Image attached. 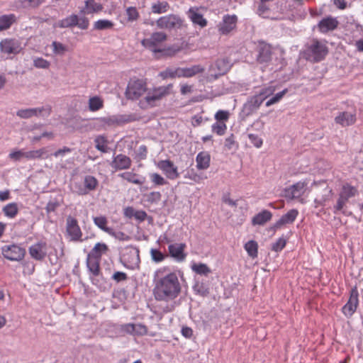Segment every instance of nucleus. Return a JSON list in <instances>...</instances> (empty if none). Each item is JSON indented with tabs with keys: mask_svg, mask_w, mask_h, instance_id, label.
<instances>
[{
	"mask_svg": "<svg viewBox=\"0 0 363 363\" xmlns=\"http://www.w3.org/2000/svg\"><path fill=\"white\" fill-rule=\"evenodd\" d=\"M119 176L130 183L138 185L143 184L145 181V179L144 177L139 178L138 174L130 172H123L119 174Z\"/></svg>",
	"mask_w": 363,
	"mask_h": 363,
	"instance_id": "36",
	"label": "nucleus"
},
{
	"mask_svg": "<svg viewBox=\"0 0 363 363\" xmlns=\"http://www.w3.org/2000/svg\"><path fill=\"white\" fill-rule=\"evenodd\" d=\"M108 234L111 235L115 238H116L119 240H130V237L121 231L116 232L111 229V233H108Z\"/></svg>",
	"mask_w": 363,
	"mask_h": 363,
	"instance_id": "63",
	"label": "nucleus"
},
{
	"mask_svg": "<svg viewBox=\"0 0 363 363\" xmlns=\"http://www.w3.org/2000/svg\"><path fill=\"white\" fill-rule=\"evenodd\" d=\"M245 249L250 257L255 258L257 257V243L254 240H250L245 245Z\"/></svg>",
	"mask_w": 363,
	"mask_h": 363,
	"instance_id": "45",
	"label": "nucleus"
},
{
	"mask_svg": "<svg viewBox=\"0 0 363 363\" xmlns=\"http://www.w3.org/2000/svg\"><path fill=\"white\" fill-rule=\"evenodd\" d=\"M248 138L250 142L256 147H260L262 145V140L258 135L255 134H249Z\"/></svg>",
	"mask_w": 363,
	"mask_h": 363,
	"instance_id": "62",
	"label": "nucleus"
},
{
	"mask_svg": "<svg viewBox=\"0 0 363 363\" xmlns=\"http://www.w3.org/2000/svg\"><path fill=\"white\" fill-rule=\"evenodd\" d=\"M338 21L333 17H328L322 19L318 26L320 32L327 33L330 30H335L338 26Z\"/></svg>",
	"mask_w": 363,
	"mask_h": 363,
	"instance_id": "27",
	"label": "nucleus"
},
{
	"mask_svg": "<svg viewBox=\"0 0 363 363\" xmlns=\"http://www.w3.org/2000/svg\"><path fill=\"white\" fill-rule=\"evenodd\" d=\"M358 305V295L356 290H353L348 302L342 308V311L346 315H352L357 309Z\"/></svg>",
	"mask_w": 363,
	"mask_h": 363,
	"instance_id": "24",
	"label": "nucleus"
},
{
	"mask_svg": "<svg viewBox=\"0 0 363 363\" xmlns=\"http://www.w3.org/2000/svg\"><path fill=\"white\" fill-rule=\"evenodd\" d=\"M315 207L323 206L331 197L332 189L325 184L318 186L315 191Z\"/></svg>",
	"mask_w": 363,
	"mask_h": 363,
	"instance_id": "16",
	"label": "nucleus"
},
{
	"mask_svg": "<svg viewBox=\"0 0 363 363\" xmlns=\"http://www.w3.org/2000/svg\"><path fill=\"white\" fill-rule=\"evenodd\" d=\"M66 230L68 235L71 238V240H81L82 233L77 219L71 216H67L66 219Z\"/></svg>",
	"mask_w": 363,
	"mask_h": 363,
	"instance_id": "15",
	"label": "nucleus"
},
{
	"mask_svg": "<svg viewBox=\"0 0 363 363\" xmlns=\"http://www.w3.org/2000/svg\"><path fill=\"white\" fill-rule=\"evenodd\" d=\"M335 121L342 126H349L355 123L356 115L347 111L342 112L335 118Z\"/></svg>",
	"mask_w": 363,
	"mask_h": 363,
	"instance_id": "26",
	"label": "nucleus"
},
{
	"mask_svg": "<svg viewBox=\"0 0 363 363\" xmlns=\"http://www.w3.org/2000/svg\"><path fill=\"white\" fill-rule=\"evenodd\" d=\"M158 167L162 170L166 177L169 179L174 180L179 177L177 167L169 160L160 161Z\"/></svg>",
	"mask_w": 363,
	"mask_h": 363,
	"instance_id": "17",
	"label": "nucleus"
},
{
	"mask_svg": "<svg viewBox=\"0 0 363 363\" xmlns=\"http://www.w3.org/2000/svg\"><path fill=\"white\" fill-rule=\"evenodd\" d=\"M357 192V191L354 187L346 184L343 186L340 194L348 200L350 198L354 196Z\"/></svg>",
	"mask_w": 363,
	"mask_h": 363,
	"instance_id": "47",
	"label": "nucleus"
},
{
	"mask_svg": "<svg viewBox=\"0 0 363 363\" xmlns=\"http://www.w3.org/2000/svg\"><path fill=\"white\" fill-rule=\"evenodd\" d=\"M108 250V247L104 243L98 242L95 245L91 251L88 254L89 257H93L101 259L103 253H105Z\"/></svg>",
	"mask_w": 363,
	"mask_h": 363,
	"instance_id": "38",
	"label": "nucleus"
},
{
	"mask_svg": "<svg viewBox=\"0 0 363 363\" xmlns=\"http://www.w3.org/2000/svg\"><path fill=\"white\" fill-rule=\"evenodd\" d=\"M298 212L296 209H291L283 215L273 225V228L279 229L286 224L292 223L296 218Z\"/></svg>",
	"mask_w": 363,
	"mask_h": 363,
	"instance_id": "20",
	"label": "nucleus"
},
{
	"mask_svg": "<svg viewBox=\"0 0 363 363\" xmlns=\"http://www.w3.org/2000/svg\"><path fill=\"white\" fill-rule=\"evenodd\" d=\"M102 4L97 3L95 0H86L85 6L80 10L81 14H91L98 13L103 10Z\"/></svg>",
	"mask_w": 363,
	"mask_h": 363,
	"instance_id": "29",
	"label": "nucleus"
},
{
	"mask_svg": "<svg viewBox=\"0 0 363 363\" xmlns=\"http://www.w3.org/2000/svg\"><path fill=\"white\" fill-rule=\"evenodd\" d=\"M146 90V83L143 79H132L128 82L125 96L128 99L135 100L140 97Z\"/></svg>",
	"mask_w": 363,
	"mask_h": 363,
	"instance_id": "7",
	"label": "nucleus"
},
{
	"mask_svg": "<svg viewBox=\"0 0 363 363\" xmlns=\"http://www.w3.org/2000/svg\"><path fill=\"white\" fill-rule=\"evenodd\" d=\"M2 211L6 217L13 218L18 213V207L16 203H10L3 208Z\"/></svg>",
	"mask_w": 363,
	"mask_h": 363,
	"instance_id": "41",
	"label": "nucleus"
},
{
	"mask_svg": "<svg viewBox=\"0 0 363 363\" xmlns=\"http://www.w3.org/2000/svg\"><path fill=\"white\" fill-rule=\"evenodd\" d=\"M59 206L60 203L57 201H49L45 207V211L49 214L54 212Z\"/></svg>",
	"mask_w": 363,
	"mask_h": 363,
	"instance_id": "64",
	"label": "nucleus"
},
{
	"mask_svg": "<svg viewBox=\"0 0 363 363\" xmlns=\"http://www.w3.org/2000/svg\"><path fill=\"white\" fill-rule=\"evenodd\" d=\"M51 47L52 48L53 54L58 56H63L69 50L67 45L57 41H53Z\"/></svg>",
	"mask_w": 363,
	"mask_h": 363,
	"instance_id": "43",
	"label": "nucleus"
},
{
	"mask_svg": "<svg viewBox=\"0 0 363 363\" xmlns=\"http://www.w3.org/2000/svg\"><path fill=\"white\" fill-rule=\"evenodd\" d=\"M205 71V68L199 65H194L191 67L181 68L178 67L176 69L167 68L165 70L160 72L159 76L163 79L167 78H176V77H191L196 74L203 73Z\"/></svg>",
	"mask_w": 363,
	"mask_h": 363,
	"instance_id": "2",
	"label": "nucleus"
},
{
	"mask_svg": "<svg viewBox=\"0 0 363 363\" xmlns=\"http://www.w3.org/2000/svg\"><path fill=\"white\" fill-rule=\"evenodd\" d=\"M328 52V49L325 43L317 39H313L311 44L307 46L304 54L306 60L318 62L323 60Z\"/></svg>",
	"mask_w": 363,
	"mask_h": 363,
	"instance_id": "3",
	"label": "nucleus"
},
{
	"mask_svg": "<svg viewBox=\"0 0 363 363\" xmlns=\"http://www.w3.org/2000/svg\"><path fill=\"white\" fill-rule=\"evenodd\" d=\"M84 187H80L77 191L79 195H86L89 191H94L98 186L97 179L91 175H87L84 179Z\"/></svg>",
	"mask_w": 363,
	"mask_h": 363,
	"instance_id": "23",
	"label": "nucleus"
},
{
	"mask_svg": "<svg viewBox=\"0 0 363 363\" xmlns=\"http://www.w3.org/2000/svg\"><path fill=\"white\" fill-rule=\"evenodd\" d=\"M168 271L167 267H163L154 274L153 294L157 301L174 300L181 292L182 287L177 274Z\"/></svg>",
	"mask_w": 363,
	"mask_h": 363,
	"instance_id": "1",
	"label": "nucleus"
},
{
	"mask_svg": "<svg viewBox=\"0 0 363 363\" xmlns=\"http://www.w3.org/2000/svg\"><path fill=\"white\" fill-rule=\"evenodd\" d=\"M182 23L183 21L179 16L169 14L158 18L156 25L160 29L172 30L181 28Z\"/></svg>",
	"mask_w": 363,
	"mask_h": 363,
	"instance_id": "8",
	"label": "nucleus"
},
{
	"mask_svg": "<svg viewBox=\"0 0 363 363\" xmlns=\"http://www.w3.org/2000/svg\"><path fill=\"white\" fill-rule=\"evenodd\" d=\"M104 106L103 100L98 96L91 97L89 100V108L91 111H96Z\"/></svg>",
	"mask_w": 363,
	"mask_h": 363,
	"instance_id": "44",
	"label": "nucleus"
},
{
	"mask_svg": "<svg viewBox=\"0 0 363 363\" xmlns=\"http://www.w3.org/2000/svg\"><path fill=\"white\" fill-rule=\"evenodd\" d=\"M194 289L196 294L202 296H206L209 294L208 287L203 283H196L194 286Z\"/></svg>",
	"mask_w": 363,
	"mask_h": 363,
	"instance_id": "51",
	"label": "nucleus"
},
{
	"mask_svg": "<svg viewBox=\"0 0 363 363\" xmlns=\"http://www.w3.org/2000/svg\"><path fill=\"white\" fill-rule=\"evenodd\" d=\"M238 18L235 15H225L223 16V22L219 26V31L224 35L233 30L237 23Z\"/></svg>",
	"mask_w": 363,
	"mask_h": 363,
	"instance_id": "18",
	"label": "nucleus"
},
{
	"mask_svg": "<svg viewBox=\"0 0 363 363\" xmlns=\"http://www.w3.org/2000/svg\"><path fill=\"white\" fill-rule=\"evenodd\" d=\"M113 23L112 21L108 20H99L95 22L94 28L96 30H106L113 28Z\"/></svg>",
	"mask_w": 363,
	"mask_h": 363,
	"instance_id": "49",
	"label": "nucleus"
},
{
	"mask_svg": "<svg viewBox=\"0 0 363 363\" xmlns=\"http://www.w3.org/2000/svg\"><path fill=\"white\" fill-rule=\"evenodd\" d=\"M1 51L6 54H18L22 50L21 42L16 38H6L0 42Z\"/></svg>",
	"mask_w": 363,
	"mask_h": 363,
	"instance_id": "14",
	"label": "nucleus"
},
{
	"mask_svg": "<svg viewBox=\"0 0 363 363\" xmlns=\"http://www.w3.org/2000/svg\"><path fill=\"white\" fill-rule=\"evenodd\" d=\"M191 269L194 272H195L196 274H201V275H207L208 273L211 272L210 269L205 264H194L191 267Z\"/></svg>",
	"mask_w": 363,
	"mask_h": 363,
	"instance_id": "50",
	"label": "nucleus"
},
{
	"mask_svg": "<svg viewBox=\"0 0 363 363\" xmlns=\"http://www.w3.org/2000/svg\"><path fill=\"white\" fill-rule=\"evenodd\" d=\"M150 179H151V181L155 185H164L167 183V181L161 175H160L157 173L151 174Z\"/></svg>",
	"mask_w": 363,
	"mask_h": 363,
	"instance_id": "57",
	"label": "nucleus"
},
{
	"mask_svg": "<svg viewBox=\"0 0 363 363\" xmlns=\"http://www.w3.org/2000/svg\"><path fill=\"white\" fill-rule=\"evenodd\" d=\"M147 333V327L142 324H134V335H144Z\"/></svg>",
	"mask_w": 363,
	"mask_h": 363,
	"instance_id": "60",
	"label": "nucleus"
},
{
	"mask_svg": "<svg viewBox=\"0 0 363 363\" xmlns=\"http://www.w3.org/2000/svg\"><path fill=\"white\" fill-rule=\"evenodd\" d=\"M347 201L348 200L347 199H345L341 194H340L337 203L334 206V213H337L338 211H342L343 207L346 204Z\"/></svg>",
	"mask_w": 363,
	"mask_h": 363,
	"instance_id": "58",
	"label": "nucleus"
},
{
	"mask_svg": "<svg viewBox=\"0 0 363 363\" xmlns=\"http://www.w3.org/2000/svg\"><path fill=\"white\" fill-rule=\"evenodd\" d=\"M100 260L101 259L94 258L93 257H89V255H87L86 266L89 272L94 277H98L100 274Z\"/></svg>",
	"mask_w": 363,
	"mask_h": 363,
	"instance_id": "32",
	"label": "nucleus"
},
{
	"mask_svg": "<svg viewBox=\"0 0 363 363\" xmlns=\"http://www.w3.org/2000/svg\"><path fill=\"white\" fill-rule=\"evenodd\" d=\"M33 65L37 68L48 69L50 62L42 57H37L33 60Z\"/></svg>",
	"mask_w": 363,
	"mask_h": 363,
	"instance_id": "54",
	"label": "nucleus"
},
{
	"mask_svg": "<svg viewBox=\"0 0 363 363\" xmlns=\"http://www.w3.org/2000/svg\"><path fill=\"white\" fill-rule=\"evenodd\" d=\"M139 249L136 247L130 246L126 248V252L123 255V258L128 267L132 269L138 268L140 264Z\"/></svg>",
	"mask_w": 363,
	"mask_h": 363,
	"instance_id": "13",
	"label": "nucleus"
},
{
	"mask_svg": "<svg viewBox=\"0 0 363 363\" xmlns=\"http://www.w3.org/2000/svg\"><path fill=\"white\" fill-rule=\"evenodd\" d=\"M126 15L128 21H133L138 18L139 13L135 7L130 6L126 9Z\"/></svg>",
	"mask_w": 363,
	"mask_h": 363,
	"instance_id": "52",
	"label": "nucleus"
},
{
	"mask_svg": "<svg viewBox=\"0 0 363 363\" xmlns=\"http://www.w3.org/2000/svg\"><path fill=\"white\" fill-rule=\"evenodd\" d=\"M215 118L218 121V122L224 123L229 118V112L227 111L220 110L216 113Z\"/></svg>",
	"mask_w": 363,
	"mask_h": 363,
	"instance_id": "59",
	"label": "nucleus"
},
{
	"mask_svg": "<svg viewBox=\"0 0 363 363\" xmlns=\"http://www.w3.org/2000/svg\"><path fill=\"white\" fill-rule=\"evenodd\" d=\"M185 247L186 245L184 243H174L168 246V250L171 257L178 262H182L186 256L184 252Z\"/></svg>",
	"mask_w": 363,
	"mask_h": 363,
	"instance_id": "19",
	"label": "nucleus"
},
{
	"mask_svg": "<svg viewBox=\"0 0 363 363\" xmlns=\"http://www.w3.org/2000/svg\"><path fill=\"white\" fill-rule=\"evenodd\" d=\"M172 84L154 88L147 92L145 101L149 106H155L158 101L172 94Z\"/></svg>",
	"mask_w": 363,
	"mask_h": 363,
	"instance_id": "5",
	"label": "nucleus"
},
{
	"mask_svg": "<svg viewBox=\"0 0 363 363\" xmlns=\"http://www.w3.org/2000/svg\"><path fill=\"white\" fill-rule=\"evenodd\" d=\"M94 222L96 225L106 233H111V228L106 227L107 220L104 216L94 218Z\"/></svg>",
	"mask_w": 363,
	"mask_h": 363,
	"instance_id": "48",
	"label": "nucleus"
},
{
	"mask_svg": "<svg viewBox=\"0 0 363 363\" xmlns=\"http://www.w3.org/2000/svg\"><path fill=\"white\" fill-rule=\"evenodd\" d=\"M131 160L126 155L120 154L116 156L112 162L111 167L116 169H126L130 167Z\"/></svg>",
	"mask_w": 363,
	"mask_h": 363,
	"instance_id": "25",
	"label": "nucleus"
},
{
	"mask_svg": "<svg viewBox=\"0 0 363 363\" xmlns=\"http://www.w3.org/2000/svg\"><path fill=\"white\" fill-rule=\"evenodd\" d=\"M272 93L269 89L262 91L259 94L250 97L244 104L242 112L247 116L252 114L256 111L264 99Z\"/></svg>",
	"mask_w": 363,
	"mask_h": 363,
	"instance_id": "4",
	"label": "nucleus"
},
{
	"mask_svg": "<svg viewBox=\"0 0 363 363\" xmlns=\"http://www.w3.org/2000/svg\"><path fill=\"white\" fill-rule=\"evenodd\" d=\"M169 9V4L167 1H157L151 6V11L153 13L161 14L166 13Z\"/></svg>",
	"mask_w": 363,
	"mask_h": 363,
	"instance_id": "39",
	"label": "nucleus"
},
{
	"mask_svg": "<svg viewBox=\"0 0 363 363\" xmlns=\"http://www.w3.org/2000/svg\"><path fill=\"white\" fill-rule=\"evenodd\" d=\"M257 62L260 65H267L272 59V48L269 44L259 42L257 47Z\"/></svg>",
	"mask_w": 363,
	"mask_h": 363,
	"instance_id": "12",
	"label": "nucleus"
},
{
	"mask_svg": "<svg viewBox=\"0 0 363 363\" xmlns=\"http://www.w3.org/2000/svg\"><path fill=\"white\" fill-rule=\"evenodd\" d=\"M286 245V240L280 238L276 242L272 245V250L275 252L281 251Z\"/></svg>",
	"mask_w": 363,
	"mask_h": 363,
	"instance_id": "61",
	"label": "nucleus"
},
{
	"mask_svg": "<svg viewBox=\"0 0 363 363\" xmlns=\"http://www.w3.org/2000/svg\"><path fill=\"white\" fill-rule=\"evenodd\" d=\"M304 187L303 182H297L286 189V196L290 199L298 198L303 194Z\"/></svg>",
	"mask_w": 363,
	"mask_h": 363,
	"instance_id": "30",
	"label": "nucleus"
},
{
	"mask_svg": "<svg viewBox=\"0 0 363 363\" xmlns=\"http://www.w3.org/2000/svg\"><path fill=\"white\" fill-rule=\"evenodd\" d=\"M78 16L72 14L61 21H60L57 26L60 28H69L75 26L77 24Z\"/></svg>",
	"mask_w": 363,
	"mask_h": 363,
	"instance_id": "40",
	"label": "nucleus"
},
{
	"mask_svg": "<svg viewBox=\"0 0 363 363\" xmlns=\"http://www.w3.org/2000/svg\"><path fill=\"white\" fill-rule=\"evenodd\" d=\"M16 21V17L13 13L0 16V31L9 29Z\"/></svg>",
	"mask_w": 363,
	"mask_h": 363,
	"instance_id": "34",
	"label": "nucleus"
},
{
	"mask_svg": "<svg viewBox=\"0 0 363 363\" xmlns=\"http://www.w3.org/2000/svg\"><path fill=\"white\" fill-rule=\"evenodd\" d=\"M274 0H261L257 9L259 15L263 16L264 17L267 16L269 11L272 7L271 3Z\"/></svg>",
	"mask_w": 363,
	"mask_h": 363,
	"instance_id": "42",
	"label": "nucleus"
},
{
	"mask_svg": "<svg viewBox=\"0 0 363 363\" xmlns=\"http://www.w3.org/2000/svg\"><path fill=\"white\" fill-rule=\"evenodd\" d=\"M211 156L208 152H199L196 157V168L199 170L206 169L210 166Z\"/></svg>",
	"mask_w": 363,
	"mask_h": 363,
	"instance_id": "31",
	"label": "nucleus"
},
{
	"mask_svg": "<svg viewBox=\"0 0 363 363\" xmlns=\"http://www.w3.org/2000/svg\"><path fill=\"white\" fill-rule=\"evenodd\" d=\"M51 107L50 106L38 108H31L20 109L16 112V115L21 118H30L33 116H42L47 118L50 115Z\"/></svg>",
	"mask_w": 363,
	"mask_h": 363,
	"instance_id": "10",
	"label": "nucleus"
},
{
	"mask_svg": "<svg viewBox=\"0 0 363 363\" xmlns=\"http://www.w3.org/2000/svg\"><path fill=\"white\" fill-rule=\"evenodd\" d=\"M189 16L194 24L199 25L201 27H205L206 26V20L203 17L202 14L197 12L194 9L191 8L189 10Z\"/></svg>",
	"mask_w": 363,
	"mask_h": 363,
	"instance_id": "35",
	"label": "nucleus"
},
{
	"mask_svg": "<svg viewBox=\"0 0 363 363\" xmlns=\"http://www.w3.org/2000/svg\"><path fill=\"white\" fill-rule=\"evenodd\" d=\"M4 257L11 261H20L25 255L26 251L17 245H5L1 249Z\"/></svg>",
	"mask_w": 363,
	"mask_h": 363,
	"instance_id": "11",
	"label": "nucleus"
},
{
	"mask_svg": "<svg viewBox=\"0 0 363 363\" xmlns=\"http://www.w3.org/2000/svg\"><path fill=\"white\" fill-rule=\"evenodd\" d=\"M150 255L152 261L155 262H160L165 258V255L160 250L153 248L150 250Z\"/></svg>",
	"mask_w": 363,
	"mask_h": 363,
	"instance_id": "55",
	"label": "nucleus"
},
{
	"mask_svg": "<svg viewBox=\"0 0 363 363\" xmlns=\"http://www.w3.org/2000/svg\"><path fill=\"white\" fill-rule=\"evenodd\" d=\"M286 92L287 89H284L283 91L276 94L272 98H271L266 102V106H270L271 105L279 102L282 99V97L286 94Z\"/></svg>",
	"mask_w": 363,
	"mask_h": 363,
	"instance_id": "56",
	"label": "nucleus"
},
{
	"mask_svg": "<svg viewBox=\"0 0 363 363\" xmlns=\"http://www.w3.org/2000/svg\"><path fill=\"white\" fill-rule=\"evenodd\" d=\"M104 128H111L122 125L130 121V116L127 115H113L96 118Z\"/></svg>",
	"mask_w": 363,
	"mask_h": 363,
	"instance_id": "9",
	"label": "nucleus"
},
{
	"mask_svg": "<svg viewBox=\"0 0 363 363\" xmlns=\"http://www.w3.org/2000/svg\"><path fill=\"white\" fill-rule=\"evenodd\" d=\"M45 247V243H36L30 247L29 253L33 259L36 260H42L46 256V252L44 250Z\"/></svg>",
	"mask_w": 363,
	"mask_h": 363,
	"instance_id": "28",
	"label": "nucleus"
},
{
	"mask_svg": "<svg viewBox=\"0 0 363 363\" xmlns=\"http://www.w3.org/2000/svg\"><path fill=\"white\" fill-rule=\"evenodd\" d=\"M272 214L267 210H264L255 215L252 220V225H264L265 223L271 220Z\"/></svg>",
	"mask_w": 363,
	"mask_h": 363,
	"instance_id": "33",
	"label": "nucleus"
},
{
	"mask_svg": "<svg viewBox=\"0 0 363 363\" xmlns=\"http://www.w3.org/2000/svg\"><path fill=\"white\" fill-rule=\"evenodd\" d=\"M48 154L45 148H40L36 150L25 152V158L28 160H35L40 158H48Z\"/></svg>",
	"mask_w": 363,
	"mask_h": 363,
	"instance_id": "37",
	"label": "nucleus"
},
{
	"mask_svg": "<svg viewBox=\"0 0 363 363\" xmlns=\"http://www.w3.org/2000/svg\"><path fill=\"white\" fill-rule=\"evenodd\" d=\"M167 36L164 33L155 32L153 33L150 38L143 39L141 42L142 45L147 48H152L157 43L166 40Z\"/></svg>",
	"mask_w": 363,
	"mask_h": 363,
	"instance_id": "22",
	"label": "nucleus"
},
{
	"mask_svg": "<svg viewBox=\"0 0 363 363\" xmlns=\"http://www.w3.org/2000/svg\"><path fill=\"white\" fill-rule=\"evenodd\" d=\"M96 148L101 152L106 153L108 152V147L106 145L107 140L103 135H99L94 139Z\"/></svg>",
	"mask_w": 363,
	"mask_h": 363,
	"instance_id": "46",
	"label": "nucleus"
},
{
	"mask_svg": "<svg viewBox=\"0 0 363 363\" xmlns=\"http://www.w3.org/2000/svg\"><path fill=\"white\" fill-rule=\"evenodd\" d=\"M231 67L228 58L218 59L209 67V74L207 77L208 81H213L227 73Z\"/></svg>",
	"mask_w": 363,
	"mask_h": 363,
	"instance_id": "6",
	"label": "nucleus"
},
{
	"mask_svg": "<svg viewBox=\"0 0 363 363\" xmlns=\"http://www.w3.org/2000/svg\"><path fill=\"white\" fill-rule=\"evenodd\" d=\"M226 128L225 123L223 122H216L212 125V130L219 135H224Z\"/></svg>",
	"mask_w": 363,
	"mask_h": 363,
	"instance_id": "53",
	"label": "nucleus"
},
{
	"mask_svg": "<svg viewBox=\"0 0 363 363\" xmlns=\"http://www.w3.org/2000/svg\"><path fill=\"white\" fill-rule=\"evenodd\" d=\"M45 0H15L13 6L17 9H33L40 6Z\"/></svg>",
	"mask_w": 363,
	"mask_h": 363,
	"instance_id": "21",
	"label": "nucleus"
}]
</instances>
